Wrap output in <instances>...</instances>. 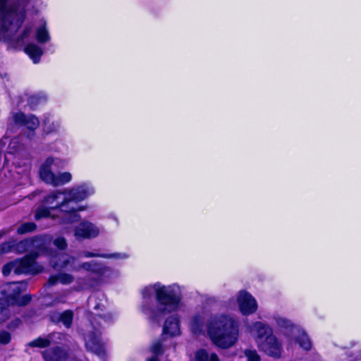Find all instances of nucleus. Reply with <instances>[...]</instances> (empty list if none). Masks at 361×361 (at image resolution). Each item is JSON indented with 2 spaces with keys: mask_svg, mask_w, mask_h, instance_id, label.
Masks as SVG:
<instances>
[{
  "mask_svg": "<svg viewBox=\"0 0 361 361\" xmlns=\"http://www.w3.org/2000/svg\"><path fill=\"white\" fill-rule=\"evenodd\" d=\"M13 119L16 124L26 126L30 130L27 134L28 139L30 140L35 136V130L39 125V119L35 115H26L23 112H18L13 114Z\"/></svg>",
  "mask_w": 361,
  "mask_h": 361,
  "instance_id": "1a4fd4ad",
  "label": "nucleus"
},
{
  "mask_svg": "<svg viewBox=\"0 0 361 361\" xmlns=\"http://www.w3.org/2000/svg\"><path fill=\"white\" fill-rule=\"evenodd\" d=\"M52 336V335H51ZM53 336H58L59 338L62 336V334L60 333L54 334ZM63 337H65V335H63Z\"/></svg>",
  "mask_w": 361,
  "mask_h": 361,
  "instance_id": "a18cd8bd",
  "label": "nucleus"
},
{
  "mask_svg": "<svg viewBox=\"0 0 361 361\" xmlns=\"http://www.w3.org/2000/svg\"><path fill=\"white\" fill-rule=\"evenodd\" d=\"M99 234V229L89 221H83L75 228V235L78 238H96Z\"/></svg>",
  "mask_w": 361,
  "mask_h": 361,
  "instance_id": "4468645a",
  "label": "nucleus"
},
{
  "mask_svg": "<svg viewBox=\"0 0 361 361\" xmlns=\"http://www.w3.org/2000/svg\"><path fill=\"white\" fill-rule=\"evenodd\" d=\"M292 338L298 343L300 346L305 350H310L312 348V343L307 334L299 326L293 328Z\"/></svg>",
  "mask_w": 361,
  "mask_h": 361,
  "instance_id": "a211bd4d",
  "label": "nucleus"
},
{
  "mask_svg": "<svg viewBox=\"0 0 361 361\" xmlns=\"http://www.w3.org/2000/svg\"><path fill=\"white\" fill-rule=\"evenodd\" d=\"M257 346L261 351L270 357L274 358L281 357L282 345L274 335L268 336L264 340H259Z\"/></svg>",
  "mask_w": 361,
  "mask_h": 361,
  "instance_id": "6e6552de",
  "label": "nucleus"
},
{
  "mask_svg": "<svg viewBox=\"0 0 361 361\" xmlns=\"http://www.w3.org/2000/svg\"><path fill=\"white\" fill-rule=\"evenodd\" d=\"M32 241V251H46L51 243V238L48 235L35 236L30 238Z\"/></svg>",
  "mask_w": 361,
  "mask_h": 361,
  "instance_id": "412c9836",
  "label": "nucleus"
},
{
  "mask_svg": "<svg viewBox=\"0 0 361 361\" xmlns=\"http://www.w3.org/2000/svg\"><path fill=\"white\" fill-rule=\"evenodd\" d=\"M74 281V276L72 274L67 273H59L56 275L51 276L48 279V284L49 286H54L58 283L63 285L71 284Z\"/></svg>",
  "mask_w": 361,
  "mask_h": 361,
  "instance_id": "4be33fe9",
  "label": "nucleus"
},
{
  "mask_svg": "<svg viewBox=\"0 0 361 361\" xmlns=\"http://www.w3.org/2000/svg\"><path fill=\"white\" fill-rule=\"evenodd\" d=\"M17 141H18L17 138L13 139L11 142V145H14V144L17 143Z\"/></svg>",
  "mask_w": 361,
  "mask_h": 361,
  "instance_id": "49530a36",
  "label": "nucleus"
},
{
  "mask_svg": "<svg viewBox=\"0 0 361 361\" xmlns=\"http://www.w3.org/2000/svg\"><path fill=\"white\" fill-rule=\"evenodd\" d=\"M14 240L3 243L0 245V255L14 251Z\"/></svg>",
  "mask_w": 361,
  "mask_h": 361,
  "instance_id": "c9c22d12",
  "label": "nucleus"
},
{
  "mask_svg": "<svg viewBox=\"0 0 361 361\" xmlns=\"http://www.w3.org/2000/svg\"><path fill=\"white\" fill-rule=\"evenodd\" d=\"M11 336L10 333L6 331H0V344L6 345L11 341Z\"/></svg>",
  "mask_w": 361,
  "mask_h": 361,
  "instance_id": "a19ab883",
  "label": "nucleus"
},
{
  "mask_svg": "<svg viewBox=\"0 0 361 361\" xmlns=\"http://www.w3.org/2000/svg\"><path fill=\"white\" fill-rule=\"evenodd\" d=\"M51 319L54 322H61L66 328L69 329L72 326L73 319V312L68 310L62 313L54 312L51 315Z\"/></svg>",
  "mask_w": 361,
  "mask_h": 361,
  "instance_id": "aec40b11",
  "label": "nucleus"
},
{
  "mask_svg": "<svg viewBox=\"0 0 361 361\" xmlns=\"http://www.w3.org/2000/svg\"><path fill=\"white\" fill-rule=\"evenodd\" d=\"M195 361H220L216 353H209L204 349L197 350L195 355Z\"/></svg>",
  "mask_w": 361,
  "mask_h": 361,
  "instance_id": "b1692460",
  "label": "nucleus"
},
{
  "mask_svg": "<svg viewBox=\"0 0 361 361\" xmlns=\"http://www.w3.org/2000/svg\"><path fill=\"white\" fill-rule=\"evenodd\" d=\"M51 336L49 335L47 338L39 337L27 343V346L31 348H44L50 345Z\"/></svg>",
  "mask_w": 361,
  "mask_h": 361,
  "instance_id": "cd10ccee",
  "label": "nucleus"
},
{
  "mask_svg": "<svg viewBox=\"0 0 361 361\" xmlns=\"http://www.w3.org/2000/svg\"><path fill=\"white\" fill-rule=\"evenodd\" d=\"M91 192L92 190L85 185L73 188L71 190H63V195L66 197L61 202V206L64 207L66 204L72 203L73 202H80L87 197Z\"/></svg>",
  "mask_w": 361,
  "mask_h": 361,
  "instance_id": "9d476101",
  "label": "nucleus"
},
{
  "mask_svg": "<svg viewBox=\"0 0 361 361\" xmlns=\"http://www.w3.org/2000/svg\"><path fill=\"white\" fill-rule=\"evenodd\" d=\"M53 206H49V207H40L37 208L35 214V220H39L42 218L49 217L51 215L50 210L53 209L51 207Z\"/></svg>",
  "mask_w": 361,
  "mask_h": 361,
  "instance_id": "473e14b6",
  "label": "nucleus"
},
{
  "mask_svg": "<svg viewBox=\"0 0 361 361\" xmlns=\"http://www.w3.org/2000/svg\"><path fill=\"white\" fill-rule=\"evenodd\" d=\"M31 30V27L25 26L22 33L16 38V42L18 44L23 43L24 39L30 35Z\"/></svg>",
  "mask_w": 361,
  "mask_h": 361,
  "instance_id": "58836bf2",
  "label": "nucleus"
},
{
  "mask_svg": "<svg viewBox=\"0 0 361 361\" xmlns=\"http://www.w3.org/2000/svg\"><path fill=\"white\" fill-rule=\"evenodd\" d=\"M25 51L32 59L35 63L39 61L40 57L42 55V49L35 44H29L25 48Z\"/></svg>",
  "mask_w": 361,
  "mask_h": 361,
  "instance_id": "5701e85b",
  "label": "nucleus"
},
{
  "mask_svg": "<svg viewBox=\"0 0 361 361\" xmlns=\"http://www.w3.org/2000/svg\"><path fill=\"white\" fill-rule=\"evenodd\" d=\"M152 290L155 292L157 312L152 315V319L159 321V314H165L176 311L181 301L180 288L178 286H162L154 284L153 287H146L142 293L144 298L149 297Z\"/></svg>",
  "mask_w": 361,
  "mask_h": 361,
  "instance_id": "7ed1b4c3",
  "label": "nucleus"
},
{
  "mask_svg": "<svg viewBox=\"0 0 361 361\" xmlns=\"http://www.w3.org/2000/svg\"><path fill=\"white\" fill-rule=\"evenodd\" d=\"M81 269H84L87 271H91L99 275H103L107 271H109L108 267L102 266L100 264L97 263L95 261L83 262L78 264L77 266L73 267V271H79Z\"/></svg>",
  "mask_w": 361,
  "mask_h": 361,
  "instance_id": "f3484780",
  "label": "nucleus"
},
{
  "mask_svg": "<svg viewBox=\"0 0 361 361\" xmlns=\"http://www.w3.org/2000/svg\"><path fill=\"white\" fill-rule=\"evenodd\" d=\"M16 274L35 275L43 271V267L35 261L33 255H25L23 257L16 259Z\"/></svg>",
  "mask_w": 361,
  "mask_h": 361,
  "instance_id": "0eeeda50",
  "label": "nucleus"
},
{
  "mask_svg": "<svg viewBox=\"0 0 361 361\" xmlns=\"http://www.w3.org/2000/svg\"><path fill=\"white\" fill-rule=\"evenodd\" d=\"M68 204H66L64 207L61 206V202L55 204V207H52V209H59L61 212L64 214V216L61 217L62 222L64 224H73L80 220V216L77 213V211L82 210L81 207L76 208V207H70L66 209Z\"/></svg>",
  "mask_w": 361,
  "mask_h": 361,
  "instance_id": "dca6fc26",
  "label": "nucleus"
},
{
  "mask_svg": "<svg viewBox=\"0 0 361 361\" xmlns=\"http://www.w3.org/2000/svg\"><path fill=\"white\" fill-rule=\"evenodd\" d=\"M61 194H63V191L61 192L59 190H56V191L51 192V194L45 196L43 200L44 204L49 205V206H52V204H54V203L56 201V200H58V198Z\"/></svg>",
  "mask_w": 361,
  "mask_h": 361,
  "instance_id": "72a5a7b5",
  "label": "nucleus"
},
{
  "mask_svg": "<svg viewBox=\"0 0 361 361\" xmlns=\"http://www.w3.org/2000/svg\"><path fill=\"white\" fill-rule=\"evenodd\" d=\"M276 322L278 325L281 327L285 328V329H290V336L293 334V327H298L297 326H294L290 321L286 318L283 317H278L276 319Z\"/></svg>",
  "mask_w": 361,
  "mask_h": 361,
  "instance_id": "f704fd0d",
  "label": "nucleus"
},
{
  "mask_svg": "<svg viewBox=\"0 0 361 361\" xmlns=\"http://www.w3.org/2000/svg\"><path fill=\"white\" fill-rule=\"evenodd\" d=\"M36 38L39 43H46L49 40V32L44 26L40 27L37 30Z\"/></svg>",
  "mask_w": 361,
  "mask_h": 361,
  "instance_id": "7c9ffc66",
  "label": "nucleus"
},
{
  "mask_svg": "<svg viewBox=\"0 0 361 361\" xmlns=\"http://www.w3.org/2000/svg\"><path fill=\"white\" fill-rule=\"evenodd\" d=\"M26 288L27 283L25 281L12 282L6 284L3 287L1 293L5 295L8 304L25 306L32 300V296L29 294L20 296V293Z\"/></svg>",
  "mask_w": 361,
  "mask_h": 361,
  "instance_id": "39448f33",
  "label": "nucleus"
},
{
  "mask_svg": "<svg viewBox=\"0 0 361 361\" xmlns=\"http://www.w3.org/2000/svg\"><path fill=\"white\" fill-rule=\"evenodd\" d=\"M247 361H260L261 358L255 350H245L244 352Z\"/></svg>",
  "mask_w": 361,
  "mask_h": 361,
  "instance_id": "e433bc0d",
  "label": "nucleus"
},
{
  "mask_svg": "<svg viewBox=\"0 0 361 361\" xmlns=\"http://www.w3.org/2000/svg\"><path fill=\"white\" fill-rule=\"evenodd\" d=\"M76 258L66 253L60 254L53 258L50 264L54 269H63L70 267L73 271V267L77 266Z\"/></svg>",
  "mask_w": 361,
  "mask_h": 361,
  "instance_id": "2eb2a0df",
  "label": "nucleus"
},
{
  "mask_svg": "<svg viewBox=\"0 0 361 361\" xmlns=\"http://www.w3.org/2000/svg\"><path fill=\"white\" fill-rule=\"evenodd\" d=\"M104 306L100 305V304H95V305L94 306V310H103Z\"/></svg>",
  "mask_w": 361,
  "mask_h": 361,
  "instance_id": "79ce46f5",
  "label": "nucleus"
},
{
  "mask_svg": "<svg viewBox=\"0 0 361 361\" xmlns=\"http://www.w3.org/2000/svg\"><path fill=\"white\" fill-rule=\"evenodd\" d=\"M47 97L44 94H37L30 96L27 99V103L32 110H34L39 104L44 102Z\"/></svg>",
  "mask_w": 361,
  "mask_h": 361,
  "instance_id": "c85d7f7f",
  "label": "nucleus"
},
{
  "mask_svg": "<svg viewBox=\"0 0 361 361\" xmlns=\"http://www.w3.org/2000/svg\"><path fill=\"white\" fill-rule=\"evenodd\" d=\"M54 245L60 250H65L67 247L66 240L63 237H58L54 239Z\"/></svg>",
  "mask_w": 361,
  "mask_h": 361,
  "instance_id": "ea45409f",
  "label": "nucleus"
},
{
  "mask_svg": "<svg viewBox=\"0 0 361 361\" xmlns=\"http://www.w3.org/2000/svg\"><path fill=\"white\" fill-rule=\"evenodd\" d=\"M157 356L154 355V357L150 358V359H148L147 361H159L157 357Z\"/></svg>",
  "mask_w": 361,
  "mask_h": 361,
  "instance_id": "c03bdc74",
  "label": "nucleus"
},
{
  "mask_svg": "<svg viewBox=\"0 0 361 361\" xmlns=\"http://www.w3.org/2000/svg\"><path fill=\"white\" fill-rule=\"evenodd\" d=\"M207 333L215 345L223 349L229 348L238 341V324L228 314H218L208 321Z\"/></svg>",
  "mask_w": 361,
  "mask_h": 361,
  "instance_id": "f03ea898",
  "label": "nucleus"
},
{
  "mask_svg": "<svg viewBox=\"0 0 361 361\" xmlns=\"http://www.w3.org/2000/svg\"><path fill=\"white\" fill-rule=\"evenodd\" d=\"M71 203H69V204H68V206H67V207H66V209H70V207H73L72 205H71Z\"/></svg>",
  "mask_w": 361,
  "mask_h": 361,
  "instance_id": "de8ad7c7",
  "label": "nucleus"
},
{
  "mask_svg": "<svg viewBox=\"0 0 361 361\" xmlns=\"http://www.w3.org/2000/svg\"><path fill=\"white\" fill-rule=\"evenodd\" d=\"M82 256L85 257H102V258H116V259H125L127 258V255L122 253H112V254H97L89 251H84L82 253Z\"/></svg>",
  "mask_w": 361,
  "mask_h": 361,
  "instance_id": "393cba45",
  "label": "nucleus"
},
{
  "mask_svg": "<svg viewBox=\"0 0 361 361\" xmlns=\"http://www.w3.org/2000/svg\"><path fill=\"white\" fill-rule=\"evenodd\" d=\"M4 233H0V238L4 235Z\"/></svg>",
  "mask_w": 361,
  "mask_h": 361,
  "instance_id": "09e8293b",
  "label": "nucleus"
},
{
  "mask_svg": "<svg viewBox=\"0 0 361 361\" xmlns=\"http://www.w3.org/2000/svg\"><path fill=\"white\" fill-rule=\"evenodd\" d=\"M166 340H162L161 336L155 341H153L151 346V352L155 355L158 356L164 353V348L163 343Z\"/></svg>",
  "mask_w": 361,
  "mask_h": 361,
  "instance_id": "c756f323",
  "label": "nucleus"
},
{
  "mask_svg": "<svg viewBox=\"0 0 361 361\" xmlns=\"http://www.w3.org/2000/svg\"><path fill=\"white\" fill-rule=\"evenodd\" d=\"M54 161L51 157H49L41 166L39 176L42 180L53 186H59L68 183L72 178L70 173L64 172L55 175L51 171V166L54 164Z\"/></svg>",
  "mask_w": 361,
  "mask_h": 361,
  "instance_id": "423d86ee",
  "label": "nucleus"
},
{
  "mask_svg": "<svg viewBox=\"0 0 361 361\" xmlns=\"http://www.w3.org/2000/svg\"><path fill=\"white\" fill-rule=\"evenodd\" d=\"M180 334V319L177 314L169 317L164 324L161 339L166 340L167 336L175 337Z\"/></svg>",
  "mask_w": 361,
  "mask_h": 361,
  "instance_id": "ddd939ff",
  "label": "nucleus"
},
{
  "mask_svg": "<svg viewBox=\"0 0 361 361\" xmlns=\"http://www.w3.org/2000/svg\"><path fill=\"white\" fill-rule=\"evenodd\" d=\"M16 274V263L15 260L10 262L3 267L2 272L4 276H8L11 271Z\"/></svg>",
  "mask_w": 361,
  "mask_h": 361,
  "instance_id": "4c0bfd02",
  "label": "nucleus"
},
{
  "mask_svg": "<svg viewBox=\"0 0 361 361\" xmlns=\"http://www.w3.org/2000/svg\"><path fill=\"white\" fill-rule=\"evenodd\" d=\"M32 243L30 238L25 239L18 243L14 241V251L18 254H23L28 251L32 252Z\"/></svg>",
  "mask_w": 361,
  "mask_h": 361,
  "instance_id": "a878e982",
  "label": "nucleus"
},
{
  "mask_svg": "<svg viewBox=\"0 0 361 361\" xmlns=\"http://www.w3.org/2000/svg\"><path fill=\"white\" fill-rule=\"evenodd\" d=\"M204 326V319L200 315H195L190 321V329L193 334H198L202 332Z\"/></svg>",
  "mask_w": 361,
  "mask_h": 361,
  "instance_id": "bb28decb",
  "label": "nucleus"
},
{
  "mask_svg": "<svg viewBox=\"0 0 361 361\" xmlns=\"http://www.w3.org/2000/svg\"><path fill=\"white\" fill-rule=\"evenodd\" d=\"M30 0H0V41H11L26 18Z\"/></svg>",
  "mask_w": 361,
  "mask_h": 361,
  "instance_id": "f257e3e1",
  "label": "nucleus"
},
{
  "mask_svg": "<svg viewBox=\"0 0 361 361\" xmlns=\"http://www.w3.org/2000/svg\"><path fill=\"white\" fill-rule=\"evenodd\" d=\"M239 310L244 315H249L255 313L257 310L256 300L245 290H240L237 298Z\"/></svg>",
  "mask_w": 361,
  "mask_h": 361,
  "instance_id": "f8f14e48",
  "label": "nucleus"
},
{
  "mask_svg": "<svg viewBox=\"0 0 361 361\" xmlns=\"http://www.w3.org/2000/svg\"><path fill=\"white\" fill-rule=\"evenodd\" d=\"M252 330L256 334L255 341L257 344L259 340H264L267 337L273 334L272 329L266 324L261 322H256L252 325Z\"/></svg>",
  "mask_w": 361,
  "mask_h": 361,
  "instance_id": "6ab92c4d",
  "label": "nucleus"
},
{
  "mask_svg": "<svg viewBox=\"0 0 361 361\" xmlns=\"http://www.w3.org/2000/svg\"><path fill=\"white\" fill-rule=\"evenodd\" d=\"M20 324V319H16L15 321L12 322L10 325L13 324L15 326H18Z\"/></svg>",
  "mask_w": 361,
  "mask_h": 361,
  "instance_id": "37998d69",
  "label": "nucleus"
},
{
  "mask_svg": "<svg viewBox=\"0 0 361 361\" xmlns=\"http://www.w3.org/2000/svg\"><path fill=\"white\" fill-rule=\"evenodd\" d=\"M37 228V226L33 222H25L22 224L17 229V233L20 235H23L27 233L34 231Z\"/></svg>",
  "mask_w": 361,
  "mask_h": 361,
  "instance_id": "2f4dec72",
  "label": "nucleus"
},
{
  "mask_svg": "<svg viewBox=\"0 0 361 361\" xmlns=\"http://www.w3.org/2000/svg\"><path fill=\"white\" fill-rule=\"evenodd\" d=\"M101 320L105 322H111L112 321V315L111 314L105 315L95 314L92 315L90 319L89 324L83 330V339L87 350L103 358L106 355V350L104 343L101 339L102 333L99 329L102 326Z\"/></svg>",
  "mask_w": 361,
  "mask_h": 361,
  "instance_id": "20e7f679",
  "label": "nucleus"
},
{
  "mask_svg": "<svg viewBox=\"0 0 361 361\" xmlns=\"http://www.w3.org/2000/svg\"><path fill=\"white\" fill-rule=\"evenodd\" d=\"M45 361H80L74 355L61 347H54L42 352Z\"/></svg>",
  "mask_w": 361,
  "mask_h": 361,
  "instance_id": "9b49d317",
  "label": "nucleus"
},
{
  "mask_svg": "<svg viewBox=\"0 0 361 361\" xmlns=\"http://www.w3.org/2000/svg\"><path fill=\"white\" fill-rule=\"evenodd\" d=\"M354 361H361V359H356Z\"/></svg>",
  "mask_w": 361,
  "mask_h": 361,
  "instance_id": "8fccbe9b",
  "label": "nucleus"
}]
</instances>
